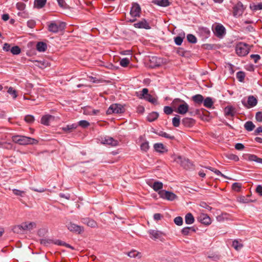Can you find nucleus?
Segmentation results:
<instances>
[{"label":"nucleus","mask_w":262,"mask_h":262,"mask_svg":"<svg viewBox=\"0 0 262 262\" xmlns=\"http://www.w3.org/2000/svg\"><path fill=\"white\" fill-rule=\"evenodd\" d=\"M207 257L213 260L216 261L220 258V256L215 253H207Z\"/></svg>","instance_id":"49530a36"},{"label":"nucleus","mask_w":262,"mask_h":262,"mask_svg":"<svg viewBox=\"0 0 262 262\" xmlns=\"http://www.w3.org/2000/svg\"><path fill=\"white\" fill-rule=\"evenodd\" d=\"M155 133L160 136L164 137L170 140H173L175 138L174 136L171 135L163 131L155 132Z\"/></svg>","instance_id":"bb28decb"},{"label":"nucleus","mask_w":262,"mask_h":262,"mask_svg":"<svg viewBox=\"0 0 262 262\" xmlns=\"http://www.w3.org/2000/svg\"><path fill=\"white\" fill-rule=\"evenodd\" d=\"M182 123L185 127H190L195 123V120L192 118H185L182 120Z\"/></svg>","instance_id":"5701e85b"},{"label":"nucleus","mask_w":262,"mask_h":262,"mask_svg":"<svg viewBox=\"0 0 262 262\" xmlns=\"http://www.w3.org/2000/svg\"><path fill=\"white\" fill-rule=\"evenodd\" d=\"M35 227L36 223L34 222H24L14 227L13 230L14 232L19 233L25 230L30 231Z\"/></svg>","instance_id":"f03ea898"},{"label":"nucleus","mask_w":262,"mask_h":262,"mask_svg":"<svg viewBox=\"0 0 262 262\" xmlns=\"http://www.w3.org/2000/svg\"><path fill=\"white\" fill-rule=\"evenodd\" d=\"M34 64L41 69H44L48 66L49 63L44 60H35L34 61Z\"/></svg>","instance_id":"393cba45"},{"label":"nucleus","mask_w":262,"mask_h":262,"mask_svg":"<svg viewBox=\"0 0 262 262\" xmlns=\"http://www.w3.org/2000/svg\"><path fill=\"white\" fill-rule=\"evenodd\" d=\"M233 14L235 17H238L243 13L244 8L243 4L239 2L233 8Z\"/></svg>","instance_id":"9d476101"},{"label":"nucleus","mask_w":262,"mask_h":262,"mask_svg":"<svg viewBox=\"0 0 262 262\" xmlns=\"http://www.w3.org/2000/svg\"><path fill=\"white\" fill-rule=\"evenodd\" d=\"M248 160L250 161H255L258 163H262V158H258L254 155H247Z\"/></svg>","instance_id":"cd10ccee"},{"label":"nucleus","mask_w":262,"mask_h":262,"mask_svg":"<svg viewBox=\"0 0 262 262\" xmlns=\"http://www.w3.org/2000/svg\"><path fill=\"white\" fill-rule=\"evenodd\" d=\"M256 192L260 195H262V186L258 185L256 188Z\"/></svg>","instance_id":"774afa93"},{"label":"nucleus","mask_w":262,"mask_h":262,"mask_svg":"<svg viewBox=\"0 0 262 262\" xmlns=\"http://www.w3.org/2000/svg\"><path fill=\"white\" fill-rule=\"evenodd\" d=\"M183 38L180 36H177L174 38V42L177 45L180 46L183 42Z\"/></svg>","instance_id":"0e129e2a"},{"label":"nucleus","mask_w":262,"mask_h":262,"mask_svg":"<svg viewBox=\"0 0 262 262\" xmlns=\"http://www.w3.org/2000/svg\"><path fill=\"white\" fill-rule=\"evenodd\" d=\"M34 117L32 115H28L25 116V120L29 123H32L34 121Z\"/></svg>","instance_id":"13d9d810"},{"label":"nucleus","mask_w":262,"mask_h":262,"mask_svg":"<svg viewBox=\"0 0 262 262\" xmlns=\"http://www.w3.org/2000/svg\"><path fill=\"white\" fill-rule=\"evenodd\" d=\"M243 104L247 108L255 106L257 103V100L253 96H250L248 98L247 103L244 100L242 101Z\"/></svg>","instance_id":"9b49d317"},{"label":"nucleus","mask_w":262,"mask_h":262,"mask_svg":"<svg viewBox=\"0 0 262 262\" xmlns=\"http://www.w3.org/2000/svg\"><path fill=\"white\" fill-rule=\"evenodd\" d=\"M173 108L172 107H170L168 106H166L164 107V113L167 115H170L172 114L173 112Z\"/></svg>","instance_id":"052dcab7"},{"label":"nucleus","mask_w":262,"mask_h":262,"mask_svg":"<svg viewBox=\"0 0 262 262\" xmlns=\"http://www.w3.org/2000/svg\"><path fill=\"white\" fill-rule=\"evenodd\" d=\"M230 215L227 213H223L216 217V220L219 222H223L229 219Z\"/></svg>","instance_id":"f704fd0d"},{"label":"nucleus","mask_w":262,"mask_h":262,"mask_svg":"<svg viewBox=\"0 0 262 262\" xmlns=\"http://www.w3.org/2000/svg\"><path fill=\"white\" fill-rule=\"evenodd\" d=\"M129 59L127 58H124L120 60V64L122 67H126L129 63Z\"/></svg>","instance_id":"8fccbe9b"},{"label":"nucleus","mask_w":262,"mask_h":262,"mask_svg":"<svg viewBox=\"0 0 262 262\" xmlns=\"http://www.w3.org/2000/svg\"><path fill=\"white\" fill-rule=\"evenodd\" d=\"M67 226L68 229L71 232H75L79 234L83 231L82 227L77 225L71 222L68 224Z\"/></svg>","instance_id":"ddd939ff"},{"label":"nucleus","mask_w":262,"mask_h":262,"mask_svg":"<svg viewBox=\"0 0 262 262\" xmlns=\"http://www.w3.org/2000/svg\"><path fill=\"white\" fill-rule=\"evenodd\" d=\"M144 99L146 100L147 101H149V102L152 103V104H157V100L156 98L153 97L150 94H149L147 96H145L144 97Z\"/></svg>","instance_id":"79ce46f5"},{"label":"nucleus","mask_w":262,"mask_h":262,"mask_svg":"<svg viewBox=\"0 0 262 262\" xmlns=\"http://www.w3.org/2000/svg\"><path fill=\"white\" fill-rule=\"evenodd\" d=\"M226 157L228 159L231 160H233L234 161H238L239 160L238 157L237 156L232 154H230L227 155Z\"/></svg>","instance_id":"4d7b16f0"},{"label":"nucleus","mask_w":262,"mask_h":262,"mask_svg":"<svg viewBox=\"0 0 262 262\" xmlns=\"http://www.w3.org/2000/svg\"><path fill=\"white\" fill-rule=\"evenodd\" d=\"M82 223L86 224L88 226L92 228H95L97 226V224L94 220L89 218H84L82 219Z\"/></svg>","instance_id":"b1692460"},{"label":"nucleus","mask_w":262,"mask_h":262,"mask_svg":"<svg viewBox=\"0 0 262 262\" xmlns=\"http://www.w3.org/2000/svg\"><path fill=\"white\" fill-rule=\"evenodd\" d=\"M66 24L63 22L52 21L48 25V30L51 32L56 33L63 30Z\"/></svg>","instance_id":"7ed1b4c3"},{"label":"nucleus","mask_w":262,"mask_h":262,"mask_svg":"<svg viewBox=\"0 0 262 262\" xmlns=\"http://www.w3.org/2000/svg\"><path fill=\"white\" fill-rule=\"evenodd\" d=\"M148 184L155 191L159 192L162 190L163 184L162 182L159 181H155L153 183L151 182L148 183Z\"/></svg>","instance_id":"a211bd4d"},{"label":"nucleus","mask_w":262,"mask_h":262,"mask_svg":"<svg viewBox=\"0 0 262 262\" xmlns=\"http://www.w3.org/2000/svg\"><path fill=\"white\" fill-rule=\"evenodd\" d=\"M47 48V44L43 42H39L36 45V49L39 52H45Z\"/></svg>","instance_id":"2f4dec72"},{"label":"nucleus","mask_w":262,"mask_h":262,"mask_svg":"<svg viewBox=\"0 0 262 262\" xmlns=\"http://www.w3.org/2000/svg\"><path fill=\"white\" fill-rule=\"evenodd\" d=\"M148 233L150 237L155 241L157 239L162 241L164 235L162 232L157 230H149L148 231Z\"/></svg>","instance_id":"1a4fd4ad"},{"label":"nucleus","mask_w":262,"mask_h":262,"mask_svg":"<svg viewBox=\"0 0 262 262\" xmlns=\"http://www.w3.org/2000/svg\"><path fill=\"white\" fill-rule=\"evenodd\" d=\"M236 113L235 108L228 105L224 108V114L226 117H233Z\"/></svg>","instance_id":"6ab92c4d"},{"label":"nucleus","mask_w":262,"mask_h":262,"mask_svg":"<svg viewBox=\"0 0 262 262\" xmlns=\"http://www.w3.org/2000/svg\"><path fill=\"white\" fill-rule=\"evenodd\" d=\"M192 99L195 103L201 104L203 102L204 97L202 95L197 94L193 96Z\"/></svg>","instance_id":"a878e982"},{"label":"nucleus","mask_w":262,"mask_h":262,"mask_svg":"<svg viewBox=\"0 0 262 262\" xmlns=\"http://www.w3.org/2000/svg\"><path fill=\"white\" fill-rule=\"evenodd\" d=\"M12 191L15 195H18L21 197H24L25 194V191L16 189H13Z\"/></svg>","instance_id":"6e6d98bb"},{"label":"nucleus","mask_w":262,"mask_h":262,"mask_svg":"<svg viewBox=\"0 0 262 262\" xmlns=\"http://www.w3.org/2000/svg\"><path fill=\"white\" fill-rule=\"evenodd\" d=\"M154 148L157 152L163 153L167 151L165 146L161 143H155L154 145Z\"/></svg>","instance_id":"4be33fe9"},{"label":"nucleus","mask_w":262,"mask_h":262,"mask_svg":"<svg viewBox=\"0 0 262 262\" xmlns=\"http://www.w3.org/2000/svg\"><path fill=\"white\" fill-rule=\"evenodd\" d=\"M159 117V114L157 112H153L147 116V119L149 122H152L156 120Z\"/></svg>","instance_id":"473e14b6"},{"label":"nucleus","mask_w":262,"mask_h":262,"mask_svg":"<svg viewBox=\"0 0 262 262\" xmlns=\"http://www.w3.org/2000/svg\"><path fill=\"white\" fill-rule=\"evenodd\" d=\"M172 123L173 126L179 127L180 124V117L178 115L172 118Z\"/></svg>","instance_id":"ea45409f"},{"label":"nucleus","mask_w":262,"mask_h":262,"mask_svg":"<svg viewBox=\"0 0 262 262\" xmlns=\"http://www.w3.org/2000/svg\"><path fill=\"white\" fill-rule=\"evenodd\" d=\"M174 222L176 225L181 226L183 223V219L181 216H177L174 219Z\"/></svg>","instance_id":"bf43d9fd"},{"label":"nucleus","mask_w":262,"mask_h":262,"mask_svg":"<svg viewBox=\"0 0 262 262\" xmlns=\"http://www.w3.org/2000/svg\"><path fill=\"white\" fill-rule=\"evenodd\" d=\"M127 255L131 258L138 257L140 258L141 257V253L137 252L136 250H132L127 253Z\"/></svg>","instance_id":"e433bc0d"},{"label":"nucleus","mask_w":262,"mask_h":262,"mask_svg":"<svg viewBox=\"0 0 262 262\" xmlns=\"http://www.w3.org/2000/svg\"><path fill=\"white\" fill-rule=\"evenodd\" d=\"M157 4L162 7H166L169 5V0H157Z\"/></svg>","instance_id":"09e8293b"},{"label":"nucleus","mask_w":262,"mask_h":262,"mask_svg":"<svg viewBox=\"0 0 262 262\" xmlns=\"http://www.w3.org/2000/svg\"><path fill=\"white\" fill-rule=\"evenodd\" d=\"M213 103L212 98L209 97L206 98L203 101V104L207 108H211Z\"/></svg>","instance_id":"c85d7f7f"},{"label":"nucleus","mask_w":262,"mask_h":262,"mask_svg":"<svg viewBox=\"0 0 262 262\" xmlns=\"http://www.w3.org/2000/svg\"><path fill=\"white\" fill-rule=\"evenodd\" d=\"M54 119V116L50 115H46L42 117L41 119V123L43 125H49L50 122Z\"/></svg>","instance_id":"412c9836"},{"label":"nucleus","mask_w":262,"mask_h":262,"mask_svg":"<svg viewBox=\"0 0 262 262\" xmlns=\"http://www.w3.org/2000/svg\"><path fill=\"white\" fill-rule=\"evenodd\" d=\"M249 50L248 45L243 42L237 44L235 48L236 53L239 56H245L247 55Z\"/></svg>","instance_id":"39448f33"},{"label":"nucleus","mask_w":262,"mask_h":262,"mask_svg":"<svg viewBox=\"0 0 262 262\" xmlns=\"http://www.w3.org/2000/svg\"><path fill=\"white\" fill-rule=\"evenodd\" d=\"M242 184L240 183L235 182L233 183L232 185V189L236 192H239L242 188Z\"/></svg>","instance_id":"37998d69"},{"label":"nucleus","mask_w":262,"mask_h":262,"mask_svg":"<svg viewBox=\"0 0 262 262\" xmlns=\"http://www.w3.org/2000/svg\"><path fill=\"white\" fill-rule=\"evenodd\" d=\"M253 10H259L262 9V3H259L257 5H253L251 7Z\"/></svg>","instance_id":"338daca9"},{"label":"nucleus","mask_w":262,"mask_h":262,"mask_svg":"<svg viewBox=\"0 0 262 262\" xmlns=\"http://www.w3.org/2000/svg\"><path fill=\"white\" fill-rule=\"evenodd\" d=\"M101 142L104 144H108L113 146H117L118 143L117 140L110 137H105L104 139H102Z\"/></svg>","instance_id":"f3484780"},{"label":"nucleus","mask_w":262,"mask_h":262,"mask_svg":"<svg viewBox=\"0 0 262 262\" xmlns=\"http://www.w3.org/2000/svg\"><path fill=\"white\" fill-rule=\"evenodd\" d=\"M20 49L18 46H14L11 49V52L14 55H18L20 53Z\"/></svg>","instance_id":"864d4df0"},{"label":"nucleus","mask_w":262,"mask_h":262,"mask_svg":"<svg viewBox=\"0 0 262 262\" xmlns=\"http://www.w3.org/2000/svg\"><path fill=\"white\" fill-rule=\"evenodd\" d=\"M199 32L201 35L203 37V38H208L210 35V30L204 27H201L199 28Z\"/></svg>","instance_id":"aec40b11"},{"label":"nucleus","mask_w":262,"mask_h":262,"mask_svg":"<svg viewBox=\"0 0 262 262\" xmlns=\"http://www.w3.org/2000/svg\"><path fill=\"white\" fill-rule=\"evenodd\" d=\"M190 231L194 232H195V229L192 227H186L182 229L181 232L184 235H188Z\"/></svg>","instance_id":"58836bf2"},{"label":"nucleus","mask_w":262,"mask_h":262,"mask_svg":"<svg viewBox=\"0 0 262 262\" xmlns=\"http://www.w3.org/2000/svg\"><path fill=\"white\" fill-rule=\"evenodd\" d=\"M232 246L235 250H239L243 247V245L239 243L238 241L234 240L232 242Z\"/></svg>","instance_id":"de8ad7c7"},{"label":"nucleus","mask_w":262,"mask_h":262,"mask_svg":"<svg viewBox=\"0 0 262 262\" xmlns=\"http://www.w3.org/2000/svg\"><path fill=\"white\" fill-rule=\"evenodd\" d=\"M77 125L76 124H69L62 127V130L66 132H71L76 128Z\"/></svg>","instance_id":"c9c22d12"},{"label":"nucleus","mask_w":262,"mask_h":262,"mask_svg":"<svg viewBox=\"0 0 262 262\" xmlns=\"http://www.w3.org/2000/svg\"><path fill=\"white\" fill-rule=\"evenodd\" d=\"M182 103L181 105L178 106L179 107L175 110V112L181 115H184L188 111L189 105L185 101Z\"/></svg>","instance_id":"4468645a"},{"label":"nucleus","mask_w":262,"mask_h":262,"mask_svg":"<svg viewBox=\"0 0 262 262\" xmlns=\"http://www.w3.org/2000/svg\"><path fill=\"white\" fill-rule=\"evenodd\" d=\"M141 12V8L139 4L134 3L130 11V14L132 16L136 17H139Z\"/></svg>","instance_id":"f8f14e48"},{"label":"nucleus","mask_w":262,"mask_h":262,"mask_svg":"<svg viewBox=\"0 0 262 262\" xmlns=\"http://www.w3.org/2000/svg\"><path fill=\"white\" fill-rule=\"evenodd\" d=\"M185 222L187 224H192L194 222L193 216L191 213H188L185 216Z\"/></svg>","instance_id":"c756f323"},{"label":"nucleus","mask_w":262,"mask_h":262,"mask_svg":"<svg viewBox=\"0 0 262 262\" xmlns=\"http://www.w3.org/2000/svg\"><path fill=\"white\" fill-rule=\"evenodd\" d=\"M16 6L17 9L20 11L24 10L26 8V5L23 2H18Z\"/></svg>","instance_id":"680f3d73"},{"label":"nucleus","mask_w":262,"mask_h":262,"mask_svg":"<svg viewBox=\"0 0 262 262\" xmlns=\"http://www.w3.org/2000/svg\"><path fill=\"white\" fill-rule=\"evenodd\" d=\"M78 125L82 127H86L89 126L90 123L86 120H81L78 122Z\"/></svg>","instance_id":"e2e57ef3"},{"label":"nucleus","mask_w":262,"mask_h":262,"mask_svg":"<svg viewBox=\"0 0 262 262\" xmlns=\"http://www.w3.org/2000/svg\"><path fill=\"white\" fill-rule=\"evenodd\" d=\"M8 93L12 95L13 99H15L17 96L16 91L12 87L9 88L8 90Z\"/></svg>","instance_id":"5fc2aeb1"},{"label":"nucleus","mask_w":262,"mask_h":262,"mask_svg":"<svg viewBox=\"0 0 262 262\" xmlns=\"http://www.w3.org/2000/svg\"><path fill=\"white\" fill-rule=\"evenodd\" d=\"M134 26L136 28L150 29L151 28L149 24L145 19H142L141 21L134 24Z\"/></svg>","instance_id":"2eb2a0df"},{"label":"nucleus","mask_w":262,"mask_h":262,"mask_svg":"<svg viewBox=\"0 0 262 262\" xmlns=\"http://www.w3.org/2000/svg\"><path fill=\"white\" fill-rule=\"evenodd\" d=\"M47 0H35L34 7L40 9L44 7L46 3Z\"/></svg>","instance_id":"72a5a7b5"},{"label":"nucleus","mask_w":262,"mask_h":262,"mask_svg":"<svg viewBox=\"0 0 262 262\" xmlns=\"http://www.w3.org/2000/svg\"><path fill=\"white\" fill-rule=\"evenodd\" d=\"M245 74L244 72L239 71L236 73V78L241 82H242L245 78Z\"/></svg>","instance_id":"603ef678"},{"label":"nucleus","mask_w":262,"mask_h":262,"mask_svg":"<svg viewBox=\"0 0 262 262\" xmlns=\"http://www.w3.org/2000/svg\"><path fill=\"white\" fill-rule=\"evenodd\" d=\"M187 39L188 42L191 43H195L197 42L196 37L191 34H189L187 35Z\"/></svg>","instance_id":"c03bdc74"},{"label":"nucleus","mask_w":262,"mask_h":262,"mask_svg":"<svg viewBox=\"0 0 262 262\" xmlns=\"http://www.w3.org/2000/svg\"><path fill=\"white\" fill-rule=\"evenodd\" d=\"M237 200L240 203H248L250 202H253L254 201L249 200L245 196H241L238 198Z\"/></svg>","instance_id":"a18cd8bd"},{"label":"nucleus","mask_w":262,"mask_h":262,"mask_svg":"<svg viewBox=\"0 0 262 262\" xmlns=\"http://www.w3.org/2000/svg\"><path fill=\"white\" fill-rule=\"evenodd\" d=\"M12 140L14 143L22 145L34 144L38 143V141L34 138L20 135L12 136Z\"/></svg>","instance_id":"f257e3e1"},{"label":"nucleus","mask_w":262,"mask_h":262,"mask_svg":"<svg viewBox=\"0 0 262 262\" xmlns=\"http://www.w3.org/2000/svg\"><path fill=\"white\" fill-rule=\"evenodd\" d=\"M124 112L123 107L118 104H113L111 105L106 111V114L108 115L112 114L113 113L119 114L122 113Z\"/></svg>","instance_id":"0eeeda50"},{"label":"nucleus","mask_w":262,"mask_h":262,"mask_svg":"<svg viewBox=\"0 0 262 262\" xmlns=\"http://www.w3.org/2000/svg\"><path fill=\"white\" fill-rule=\"evenodd\" d=\"M256 120L259 122H262V112H258L255 115Z\"/></svg>","instance_id":"69168bd1"},{"label":"nucleus","mask_w":262,"mask_h":262,"mask_svg":"<svg viewBox=\"0 0 262 262\" xmlns=\"http://www.w3.org/2000/svg\"><path fill=\"white\" fill-rule=\"evenodd\" d=\"M174 160L185 169L189 168L192 166V164L188 159L182 158L181 156L175 157Z\"/></svg>","instance_id":"6e6552de"},{"label":"nucleus","mask_w":262,"mask_h":262,"mask_svg":"<svg viewBox=\"0 0 262 262\" xmlns=\"http://www.w3.org/2000/svg\"><path fill=\"white\" fill-rule=\"evenodd\" d=\"M206 168L211 171L214 172L216 175L221 176V177L225 178L226 179H229L227 177L225 176L224 174H223L220 170L216 169L211 167H206Z\"/></svg>","instance_id":"a19ab883"},{"label":"nucleus","mask_w":262,"mask_h":262,"mask_svg":"<svg viewBox=\"0 0 262 262\" xmlns=\"http://www.w3.org/2000/svg\"><path fill=\"white\" fill-rule=\"evenodd\" d=\"M212 30L214 35L219 38H222L226 33L225 28L221 24L215 23L212 26Z\"/></svg>","instance_id":"20e7f679"},{"label":"nucleus","mask_w":262,"mask_h":262,"mask_svg":"<svg viewBox=\"0 0 262 262\" xmlns=\"http://www.w3.org/2000/svg\"><path fill=\"white\" fill-rule=\"evenodd\" d=\"M149 143L147 141H145L143 142L141 145L140 148L143 151H147L149 149Z\"/></svg>","instance_id":"3c124183"},{"label":"nucleus","mask_w":262,"mask_h":262,"mask_svg":"<svg viewBox=\"0 0 262 262\" xmlns=\"http://www.w3.org/2000/svg\"><path fill=\"white\" fill-rule=\"evenodd\" d=\"M198 219L200 222L205 225H209L211 223L210 218L206 214H201L198 217Z\"/></svg>","instance_id":"dca6fc26"},{"label":"nucleus","mask_w":262,"mask_h":262,"mask_svg":"<svg viewBox=\"0 0 262 262\" xmlns=\"http://www.w3.org/2000/svg\"><path fill=\"white\" fill-rule=\"evenodd\" d=\"M184 100L179 99V98H176L174 99L173 101L171 103V105L172 108H173V110L175 111L176 110H177L179 107V105L182 104V102Z\"/></svg>","instance_id":"7c9ffc66"},{"label":"nucleus","mask_w":262,"mask_h":262,"mask_svg":"<svg viewBox=\"0 0 262 262\" xmlns=\"http://www.w3.org/2000/svg\"><path fill=\"white\" fill-rule=\"evenodd\" d=\"M158 194L160 198L170 201H173L177 198V196L174 193L165 190L159 191Z\"/></svg>","instance_id":"423d86ee"},{"label":"nucleus","mask_w":262,"mask_h":262,"mask_svg":"<svg viewBox=\"0 0 262 262\" xmlns=\"http://www.w3.org/2000/svg\"><path fill=\"white\" fill-rule=\"evenodd\" d=\"M244 127L247 130L250 132L254 129L255 125L252 121H249L245 123Z\"/></svg>","instance_id":"4c0bfd02"}]
</instances>
